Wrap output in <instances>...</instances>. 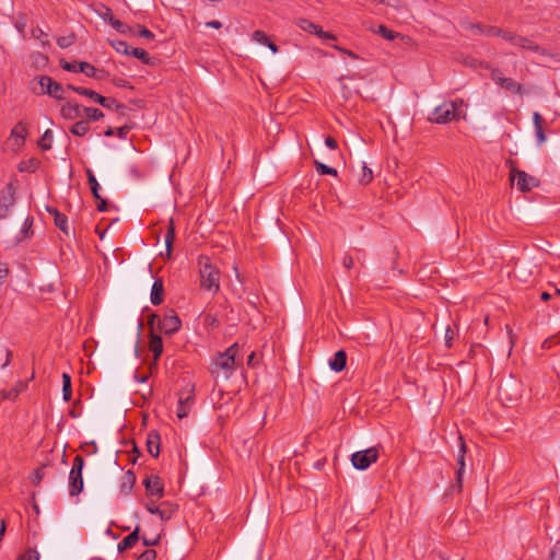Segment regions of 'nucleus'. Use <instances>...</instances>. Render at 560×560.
<instances>
[{
    "label": "nucleus",
    "instance_id": "obj_29",
    "mask_svg": "<svg viewBox=\"0 0 560 560\" xmlns=\"http://www.w3.org/2000/svg\"><path fill=\"white\" fill-rule=\"evenodd\" d=\"M90 130L89 122L86 120H79L72 125L70 132L78 137L85 136Z\"/></svg>",
    "mask_w": 560,
    "mask_h": 560
},
{
    "label": "nucleus",
    "instance_id": "obj_53",
    "mask_svg": "<svg viewBox=\"0 0 560 560\" xmlns=\"http://www.w3.org/2000/svg\"><path fill=\"white\" fill-rule=\"evenodd\" d=\"M160 540V536H156L154 538H147L145 536L142 537V541L144 546H155L158 545Z\"/></svg>",
    "mask_w": 560,
    "mask_h": 560
},
{
    "label": "nucleus",
    "instance_id": "obj_30",
    "mask_svg": "<svg viewBox=\"0 0 560 560\" xmlns=\"http://www.w3.org/2000/svg\"><path fill=\"white\" fill-rule=\"evenodd\" d=\"M136 477L131 470L124 472L120 481L121 490H131L135 486Z\"/></svg>",
    "mask_w": 560,
    "mask_h": 560
},
{
    "label": "nucleus",
    "instance_id": "obj_19",
    "mask_svg": "<svg viewBox=\"0 0 560 560\" xmlns=\"http://www.w3.org/2000/svg\"><path fill=\"white\" fill-rule=\"evenodd\" d=\"M27 387V384L26 382H22V381H19L15 383V385L7 390V389H2L0 392V396H1V399L2 400H15L19 395L24 392Z\"/></svg>",
    "mask_w": 560,
    "mask_h": 560
},
{
    "label": "nucleus",
    "instance_id": "obj_63",
    "mask_svg": "<svg viewBox=\"0 0 560 560\" xmlns=\"http://www.w3.org/2000/svg\"><path fill=\"white\" fill-rule=\"evenodd\" d=\"M127 132H128V128L127 127H120V128L117 129L116 133H117V136L119 138H126Z\"/></svg>",
    "mask_w": 560,
    "mask_h": 560
},
{
    "label": "nucleus",
    "instance_id": "obj_64",
    "mask_svg": "<svg viewBox=\"0 0 560 560\" xmlns=\"http://www.w3.org/2000/svg\"><path fill=\"white\" fill-rule=\"evenodd\" d=\"M205 323H206L207 325L214 326V325H217V319H215L213 316H211V315H207V316L205 317Z\"/></svg>",
    "mask_w": 560,
    "mask_h": 560
},
{
    "label": "nucleus",
    "instance_id": "obj_47",
    "mask_svg": "<svg viewBox=\"0 0 560 560\" xmlns=\"http://www.w3.org/2000/svg\"><path fill=\"white\" fill-rule=\"evenodd\" d=\"M31 478L32 485L38 486L39 481L44 478V468H38L37 470H35Z\"/></svg>",
    "mask_w": 560,
    "mask_h": 560
},
{
    "label": "nucleus",
    "instance_id": "obj_21",
    "mask_svg": "<svg viewBox=\"0 0 560 560\" xmlns=\"http://www.w3.org/2000/svg\"><path fill=\"white\" fill-rule=\"evenodd\" d=\"M147 448L148 452L153 456L158 457L160 454V434L155 431H151L147 436Z\"/></svg>",
    "mask_w": 560,
    "mask_h": 560
},
{
    "label": "nucleus",
    "instance_id": "obj_50",
    "mask_svg": "<svg viewBox=\"0 0 560 560\" xmlns=\"http://www.w3.org/2000/svg\"><path fill=\"white\" fill-rule=\"evenodd\" d=\"M102 19L107 22L108 24H112L113 21L116 19L114 18L110 9L106 8L105 12L101 14Z\"/></svg>",
    "mask_w": 560,
    "mask_h": 560
},
{
    "label": "nucleus",
    "instance_id": "obj_35",
    "mask_svg": "<svg viewBox=\"0 0 560 560\" xmlns=\"http://www.w3.org/2000/svg\"><path fill=\"white\" fill-rule=\"evenodd\" d=\"M315 164V168L316 171L322 174V175H331V176H337V170L334 168V167H330L319 161H315L314 162Z\"/></svg>",
    "mask_w": 560,
    "mask_h": 560
},
{
    "label": "nucleus",
    "instance_id": "obj_58",
    "mask_svg": "<svg viewBox=\"0 0 560 560\" xmlns=\"http://www.w3.org/2000/svg\"><path fill=\"white\" fill-rule=\"evenodd\" d=\"M452 339H453V331H452V329L448 327V328L446 329V332H445V341H446V346H447V347H451V341H452Z\"/></svg>",
    "mask_w": 560,
    "mask_h": 560
},
{
    "label": "nucleus",
    "instance_id": "obj_4",
    "mask_svg": "<svg viewBox=\"0 0 560 560\" xmlns=\"http://www.w3.org/2000/svg\"><path fill=\"white\" fill-rule=\"evenodd\" d=\"M162 493L163 492H150V497L144 502V506L151 514H156L161 520L167 521L177 510V504L168 500H163Z\"/></svg>",
    "mask_w": 560,
    "mask_h": 560
},
{
    "label": "nucleus",
    "instance_id": "obj_10",
    "mask_svg": "<svg viewBox=\"0 0 560 560\" xmlns=\"http://www.w3.org/2000/svg\"><path fill=\"white\" fill-rule=\"evenodd\" d=\"M491 80L506 91L521 95L523 94V85L512 78H505L499 69L491 71Z\"/></svg>",
    "mask_w": 560,
    "mask_h": 560
},
{
    "label": "nucleus",
    "instance_id": "obj_14",
    "mask_svg": "<svg viewBox=\"0 0 560 560\" xmlns=\"http://www.w3.org/2000/svg\"><path fill=\"white\" fill-rule=\"evenodd\" d=\"M182 322L173 310L167 311L162 319L159 320V329L165 335H173L179 330Z\"/></svg>",
    "mask_w": 560,
    "mask_h": 560
},
{
    "label": "nucleus",
    "instance_id": "obj_61",
    "mask_svg": "<svg viewBox=\"0 0 560 560\" xmlns=\"http://www.w3.org/2000/svg\"><path fill=\"white\" fill-rule=\"evenodd\" d=\"M12 352L10 350H5V360L2 364V368H7L11 363Z\"/></svg>",
    "mask_w": 560,
    "mask_h": 560
},
{
    "label": "nucleus",
    "instance_id": "obj_24",
    "mask_svg": "<svg viewBox=\"0 0 560 560\" xmlns=\"http://www.w3.org/2000/svg\"><path fill=\"white\" fill-rule=\"evenodd\" d=\"M150 300L153 305H159L162 303V301H163V281H162V279H156L153 282Z\"/></svg>",
    "mask_w": 560,
    "mask_h": 560
},
{
    "label": "nucleus",
    "instance_id": "obj_38",
    "mask_svg": "<svg viewBox=\"0 0 560 560\" xmlns=\"http://www.w3.org/2000/svg\"><path fill=\"white\" fill-rule=\"evenodd\" d=\"M130 55L137 59H140L145 65L150 63L151 58L149 54L142 48H132L130 50Z\"/></svg>",
    "mask_w": 560,
    "mask_h": 560
},
{
    "label": "nucleus",
    "instance_id": "obj_25",
    "mask_svg": "<svg viewBox=\"0 0 560 560\" xmlns=\"http://www.w3.org/2000/svg\"><path fill=\"white\" fill-rule=\"evenodd\" d=\"M175 240V224L174 220L171 218L168 221L167 231L165 234V245H166V256L167 258L172 255V246Z\"/></svg>",
    "mask_w": 560,
    "mask_h": 560
},
{
    "label": "nucleus",
    "instance_id": "obj_22",
    "mask_svg": "<svg viewBox=\"0 0 560 560\" xmlns=\"http://www.w3.org/2000/svg\"><path fill=\"white\" fill-rule=\"evenodd\" d=\"M347 363V354L343 350H339L334 354V358L329 360V366L335 372H340L345 369Z\"/></svg>",
    "mask_w": 560,
    "mask_h": 560
},
{
    "label": "nucleus",
    "instance_id": "obj_41",
    "mask_svg": "<svg viewBox=\"0 0 560 560\" xmlns=\"http://www.w3.org/2000/svg\"><path fill=\"white\" fill-rule=\"evenodd\" d=\"M377 33H378L380 35H382V36H383L385 39H387V40H393V39H395L396 37H398V36H399V34H398V33H396V32H394V31H392V30L387 28V27H386V26H384V25H380V26H378V28H377Z\"/></svg>",
    "mask_w": 560,
    "mask_h": 560
},
{
    "label": "nucleus",
    "instance_id": "obj_5",
    "mask_svg": "<svg viewBox=\"0 0 560 560\" xmlns=\"http://www.w3.org/2000/svg\"><path fill=\"white\" fill-rule=\"evenodd\" d=\"M504 39L512 45L527 51L536 52L541 56H548V51L536 44L532 38L518 35L516 33L510 32V34L504 35Z\"/></svg>",
    "mask_w": 560,
    "mask_h": 560
},
{
    "label": "nucleus",
    "instance_id": "obj_2",
    "mask_svg": "<svg viewBox=\"0 0 560 560\" xmlns=\"http://www.w3.org/2000/svg\"><path fill=\"white\" fill-rule=\"evenodd\" d=\"M464 105V100L457 98L454 101L444 102L436 106L429 117V121L443 125L453 120L465 119L466 113L459 108Z\"/></svg>",
    "mask_w": 560,
    "mask_h": 560
},
{
    "label": "nucleus",
    "instance_id": "obj_13",
    "mask_svg": "<svg viewBox=\"0 0 560 560\" xmlns=\"http://www.w3.org/2000/svg\"><path fill=\"white\" fill-rule=\"evenodd\" d=\"M194 400V385L187 384V386L180 392L178 398V406L176 415L179 419L188 416L190 407Z\"/></svg>",
    "mask_w": 560,
    "mask_h": 560
},
{
    "label": "nucleus",
    "instance_id": "obj_45",
    "mask_svg": "<svg viewBox=\"0 0 560 560\" xmlns=\"http://www.w3.org/2000/svg\"><path fill=\"white\" fill-rule=\"evenodd\" d=\"M253 40L261 44L267 45V43L270 40L268 36L262 31H255L252 36Z\"/></svg>",
    "mask_w": 560,
    "mask_h": 560
},
{
    "label": "nucleus",
    "instance_id": "obj_54",
    "mask_svg": "<svg viewBox=\"0 0 560 560\" xmlns=\"http://www.w3.org/2000/svg\"><path fill=\"white\" fill-rule=\"evenodd\" d=\"M325 144L331 150H336L338 147L337 141L332 137H327L325 139Z\"/></svg>",
    "mask_w": 560,
    "mask_h": 560
},
{
    "label": "nucleus",
    "instance_id": "obj_8",
    "mask_svg": "<svg viewBox=\"0 0 560 560\" xmlns=\"http://www.w3.org/2000/svg\"><path fill=\"white\" fill-rule=\"evenodd\" d=\"M510 178L513 183H516V187L523 192L529 191L539 185V180L536 177L514 167L511 170Z\"/></svg>",
    "mask_w": 560,
    "mask_h": 560
},
{
    "label": "nucleus",
    "instance_id": "obj_59",
    "mask_svg": "<svg viewBox=\"0 0 560 560\" xmlns=\"http://www.w3.org/2000/svg\"><path fill=\"white\" fill-rule=\"evenodd\" d=\"M152 480H153V476H148L143 479V486L145 487L147 490L152 489Z\"/></svg>",
    "mask_w": 560,
    "mask_h": 560
},
{
    "label": "nucleus",
    "instance_id": "obj_16",
    "mask_svg": "<svg viewBox=\"0 0 560 560\" xmlns=\"http://www.w3.org/2000/svg\"><path fill=\"white\" fill-rule=\"evenodd\" d=\"M46 210H47V212L49 214H51L54 217L55 225L60 231H62L66 235H69V226H68V219H67V217L63 213L59 212V210L54 208V207L47 206Z\"/></svg>",
    "mask_w": 560,
    "mask_h": 560
},
{
    "label": "nucleus",
    "instance_id": "obj_52",
    "mask_svg": "<svg viewBox=\"0 0 560 560\" xmlns=\"http://www.w3.org/2000/svg\"><path fill=\"white\" fill-rule=\"evenodd\" d=\"M19 560H38V555L35 551L25 552Z\"/></svg>",
    "mask_w": 560,
    "mask_h": 560
},
{
    "label": "nucleus",
    "instance_id": "obj_1",
    "mask_svg": "<svg viewBox=\"0 0 560 560\" xmlns=\"http://www.w3.org/2000/svg\"><path fill=\"white\" fill-rule=\"evenodd\" d=\"M237 354V343L232 345L224 352L218 353L210 369L211 374L217 377L222 375L228 380L233 374L235 366L238 364Z\"/></svg>",
    "mask_w": 560,
    "mask_h": 560
},
{
    "label": "nucleus",
    "instance_id": "obj_9",
    "mask_svg": "<svg viewBox=\"0 0 560 560\" xmlns=\"http://www.w3.org/2000/svg\"><path fill=\"white\" fill-rule=\"evenodd\" d=\"M38 84L40 86V93L47 94L56 100H63L65 98V88L52 80L48 75H40L38 78Z\"/></svg>",
    "mask_w": 560,
    "mask_h": 560
},
{
    "label": "nucleus",
    "instance_id": "obj_57",
    "mask_svg": "<svg viewBox=\"0 0 560 560\" xmlns=\"http://www.w3.org/2000/svg\"><path fill=\"white\" fill-rule=\"evenodd\" d=\"M112 82L119 88H127L128 82L121 78H114Z\"/></svg>",
    "mask_w": 560,
    "mask_h": 560
},
{
    "label": "nucleus",
    "instance_id": "obj_28",
    "mask_svg": "<svg viewBox=\"0 0 560 560\" xmlns=\"http://www.w3.org/2000/svg\"><path fill=\"white\" fill-rule=\"evenodd\" d=\"M85 172H86L88 182H89L92 195L94 196L95 199H100L98 191H100L101 187H100V184H98L95 175L93 174L91 168H86Z\"/></svg>",
    "mask_w": 560,
    "mask_h": 560
},
{
    "label": "nucleus",
    "instance_id": "obj_27",
    "mask_svg": "<svg viewBox=\"0 0 560 560\" xmlns=\"http://www.w3.org/2000/svg\"><path fill=\"white\" fill-rule=\"evenodd\" d=\"M149 349L153 353L154 361H156L163 352L162 338L160 336L152 335Z\"/></svg>",
    "mask_w": 560,
    "mask_h": 560
},
{
    "label": "nucleus",
    "instance_id": "obj_33",
    "mask_svg": "<svg viewBox=\"0 0 560 560\" xmlns=\"http://www.w3.org/2000/svg\"><path fill=\"white\" fill-rule=\"evenodd\" d=\"M62 395L66 401H69L71 399V377L67 373L62 374Z\"/></svg>",
    "mask_w": 560,
    "mask_h": 560
},
{
    "label": "nucleus",
    "instance_id": "obj_39",
    "mask_svg": "<svg viewBox=\"0 0 560 560\" xmlns=\"http://www.w3.org/2000/svg\"><path fill=\"white\" fill-rule=\"evenodd\" d=\"M79 70L80 72L84 73L86 77L90 78H94V75L97 74V69L93 65L85 61L80 62Z\"/></svg>",
    "mask_w": 560,
    "mask_h": 560
},
{
    "label": "nucleus",
    "instance_id": "obj_31",
    "mask_svg": "<svg viewBox=\"0 0 560 560\" xmlns=\"http://www.w3.org/2000/svg\"><path fill=\"white\" fill-rule=\"evenodd\" d=\"M298 25L301 30L312 34H317V32H320V27L318 25L314 24L313 22L306 19H300L298 21Z\"/></svg>",
    "mask_w": 560,
    "mask_h": 560
},
{
    "label": "nucleus",
    "instance_id": "obj_12",
    "mask_svg": "<svg viewBox=\"0 0 560 560\" xmlns=\"http://www.w3.org/2000/svg\"><path fill=\"white\" fill-rule=\"evenodd\" d=\"M15 203V188L11 183L0 191V219H5Z\"/></svg>",
    "mask_w": 560,
    "mask_h": 560
},
{
    "label": "nucleus",
    "instance_id": "obj_51",
    "mask_svg": "<svg viewBox=\"0 0 560 560\" xmlns=\"http://www.w3.org/2000/svg\"><path fill=\"white\" fill-rule=\"evenodd\" d=\"M342 265L345 268L351 269L354 265L353 258L350 255L346 254L342 258Z\"/></svg>",
    "mask_w": 560,
    "mask_h": 560
},
{
    "label": "nucleus",
    "instance_id": "obj_17",
    "mask_svg": "<svg viewBox=\"0 0 560 560\" xmlns=\"http://www.w3.org/2000/svg\"><path fill=\"white\" fill-rule=\"evenodd\" d=\"M26 135H27V128L24 122L20 121L11 130L10 138L14 141V145L16 148H21L22 145H24Z\"/></svg>",
    "mask_w": 560,
    "mask_h": 560
},
{
    "label": "nucleus",
    "instance_id": "obj_60",
    "mask_svg": "<svg viewBox=\"0 0 560 560\" xmlns=\"http://www.w3.org/2000/svg\"><path fill=\"white\" fill-rule=\"evenodd\" d=\"M206 26L207 27H212V28H221L222 27V24L220 21H209L206 23Z\"/></svg>",
    "mask_w": 560,
    "mask_h": 560
},
{
    "label": "nucleus",
    "instance_id": "obj_49",
    "mask_svg": "<svg viewBox=\"0 0 560 560\" xmlns=\"http://www.w3.org/2000/svg\"><path fill=\"white\" fill-rule=\"evenodd\" d=\"M9 268L7 264L0 262V284L3 283L4 279L8 277Z\"/></svg>",
    "mask_w": 560,
    "mask_h": 560
},
{
    "label": "nucleus",
    "instance_id": "obj_40",
    "mask_svg": "<svg viewBox=\"0 0 560 560\" xmlns=\"http://www.w3.org/2000/svg\"><path fill=\"white\" fill-rule=\"evenodd\" d=\"M373 179V173L372 170L366 166V164L362 163V175L360 177V183L363 185H368Z\"/></svg>",
    "mask_w": 560,
    "mask_h": 560
},
{
    "label": "nucleus",
    "instance_id": "obj_6",
    "mask_svg": "<svg viewBox=\"0 0 560 560\" xmlns=\"http://www.w3.org/2000/svg\"><path fill=\"white\" fill-rule=\"evenodd\" d=\"M67 89L71 90V91H73V92H75V93H78L80 95H83V96H86V97L93 100L94 102H96L97 104L103 106L104 108H107V109H113V108L119 109V108L122 107L120 104H118L116 102V100L110 98V97L102 96V95H100L98 93H96L93 90L75 86V85H72V84H68Z\"/></svg>",
    "mask_w": 560,
    "mask_h": 560
},
{
    "label": "nucleus",
    "instance_id": "obj_37",
    "mask_svg": "<svg viewBox=\"0 0 560 560\" xmlns=\"http://www.w3.org/2000/svg\"><path fill=\"white\" fill-rule=\"evenodd\" d=\"M112 46L113 48L119 52V54H122V55H127L129 56L130 55V50L132 49L131 47H129V45L124 42V40H114L112 42Z\"/></svg>",
    "mask_w": 560,
    "mask_h": 560
},
{
    "label": "nucleus",
    "instance_id": "obj_56",
    "mask_svg": "<svg viewBox=\"0 0 560 560\" xmlns=\"http://www.w3.org/2000/svg\"><path fill=\"white\" fill-rule=\"evenodd\" d=\"M316 35L323 39H335L336 38L334 34H331L329 32H324L322 28H320V32H317Z\"/></svg>",
    "mask_w": 560,
    "mask_h": 560
},
{
    "label": "nucleus",
    "instance_id": "obj_3",
    "mask_svg": "<svg viewBox=\"0 0 560 560\" xmlns=\"http://www.w3.org/2000/svg\"><path fill=\"white\" fill-rule=\"evenodd\" d=\"M201 288L217 293L220 289V271L207 256L198 259Z\"/></svg>",
    "mask_w": 560,
    "mask_h": 560
},
{
    "label": "nucleus",
    "instance_id": "obj_23",
    "mask_svg": "<svg viewBox=\"0 0 560 560\" xmlns=\"http://www.w3.org/2000/svg\"><path fill=\"white\" fill-rule=\"evenodd\" d=\"M139 540V527H136V529L130 533L128 536H126L119 544H118V551L122 552L125 550H128L132 548Z\"/></svg>",
    "mask_w": 560,
    "mask_h": 560
},
{
    "label": "nucleus",
    "instance_id": "obj_36",
    "mask_svg": "<svg viewBox=\"0 0 560 560\" xmlns=\"http://www.w3.org/2000/svg\"><path fill=\"white\" fill-rule=\"evenodd\" d=\"M52 131L47 129L38 141L42 150H49L51 148Z\"/></svg>",
    "mask_w": 560,
    "mask_h": 560
},
{
    "label": "nucleus",
    "instance_id": "obj_26",
    "mask_svg": "<svg viewBox=\"0 0 560 560\" xmlns=\"http://www.w3.org/2000/svg\"><path fill=\"white\" fill-rule=\"evenodd\" d=\"M472 28H476L478 32H480L487 36H500L503 39H504V35L510 34L509 31H504V30H501L495 26L483 27V26L477 24V25H474Z\"/></svg>",
    "mask_w": 560,
    "mask_h": 560
},
{
    "label": "nucleus",
    "instance_id": "obj_48",
    "mask_svg": "<svg viewBox=\"0 0 560 560\" xmlns=\"http://www.w3.org/2000/svg\"><path fill=\"white\" fill-rule=\"evenodd\" d=\"M164 486V481L159 476H153L151 490H163Z\"/></svg>",
    "mask_w": 560,
    "mask_h": 560
},
{
    "label": "nucleus",
    "instance_id": "obj_44",
    "mask_svg": "<svg viewBox=\"0 0 560 560\" xmlns=\"http://www.w3.org/2000/svg\"><path fill=\"white\" fill-rule=\"evenodd\" d=\"M75 42V37L74 35H67V36H61L57 39V44L60 48H68L70 46H72Z\"/></svg>",
    "mask_w": 560,
    "mask_h": 560
},
{
    "label": "nucleus",
    "instance_id": "obj_62",
    "mask_svg": "<svg viewBox=\"0 0 560 560\" xmlns=\"http://www.w3.org/2000/svg\"><path fill=\"white\" fill-rule=\"evenodd\" d=\"M97 200H98L97 210L102 211V212L105 211L106 207H107L106 200L102 199L101 197Z\"/></svg>",
    "mask_w": 560,
    "mask_h": 560
},
{
    "label": "nucleus",
    "instance_id": "obj_20",
    "mask_svg": "<svg viewBox=\"0 0 560 560\" xmlns=\"http://www.w3.org/2000/svg\"><path fill=\"white\" fill-rule=\"evenodd\" d=\"M533 122H534V127H535V135H536L537 145H541L547 140V137L545 135V130H544V127H542V124H544L542 116L539 113L535 112L533 114Z\"/></svg>",
    "mask_w": 560,
    "mask_h": 560
},
{
    "label": "nucleus",
    "instance_id": "obj_11",
    "mask_svg": "<svg viewBox=\"0 0 560 560\" xmlns=\"http://www.w3.org/2000/svg\"><path fill=\"white\" fill-rule=\"evenodd\" d=\"M84 459L82 456L77 455L73 459L72 468L69 474V488L70 490H83L82 469Z\"/></svg>",
    "mask_w": 560,
    "mask_h": 560
},
{
    "label": "nucleus",
    "instance_id": "obj_34",
    "mask_svg": "<svg viewBox=\"0 0 560 560\" xmlns=\"http://www.w3.org/2000/svg\"><path fill=\"white\" fill-rule=\"evenodd\" d=\"M132 28H133V31L131 32V35L143 37V38H147L150 40L154 39V34L151 31H149L147 27L138 24Z\"/></svg>",
    "mask_w": 560,
    "mask_h": 560
},
{
    "label": "nucleus",
    "instance_id": "obj_43",
    "mask_svg": "<svg viewBox=\"0 0 560 560\" xmlns=\"http://www.w3.org/2000/svg\"><path fill=\"white\" fill-rule=\"evenodd\" d=\"M80 62L81 61H66V60H60V67L66 70V71H69V72H80L79 70V66H80Z\"/></svg>",
    "mask_w": 560,
    "mask_h": 560
},
{
    "label": "nucleus",
    "instance_id": "obj_7",
    "mask_svg": "<svg viewBox=\"0 0 560 560\" xmlns=\"http://www.w3.org/2000/svg\"><path fill=\"white\" fill-rule=\"evenodd\" d=\"M377 458V448L369 447L366 450L353 453L351 456V463L355 469L365 470L371 466V464L375 463Z\"/></svg>",
    "mask_w": 560,
    "mask_h": 560
},
{
    "label": "nucleus",
    "instance_id": "obj_46",
    "mask_svg": "<svg viewBox=\"0 0 560 560\" xmlns=\"http://www.w3.org/2000/svg\"><path fill=\"white\" fill-rule=\"evenodd\" d=\"M156 557V552L153 549L144 550L137 560H154Z\"/></svg>",
    "mask_w": 560,
    "mask_h": 560
},
{
    "label": "nucleus",
    "instance_id": "obj_55",
    "mask_svg": "<svg viewBox=\"0 0 560 560\" xmlns=\"http://www.w3.org/2000/svg\"><path fill=\"white\" fill-rule=\"evenodd\" d=\"M332 47H334L336 50L340 51V52L347 54L348 56H350V57H351V58H353V59H357V58H358V56H357L354 52H352V51H350V50H348V49H345V48H342V47H340V46H338V45H334Z\"/></svg>",
    "mask_w": 560,
    "mask_h": 560
},
{
    "label": "nucleus",
    "instance_id": "obj_18",
    "mask_svg": "<svg viewBox=\"0 0 560 560\" xmlns=\"http://www.w3.org/2000/svg\"><path fill=\"white\" fill-rule=\"evenodd\" d=\"M465 454H466V444H465L463 438L459 436V451H458V455H457V464H458L459 468L457 470L456 485H455V487H457V488L463 487L462 475H463V470L465 467Z\"/></svg>",
    "mask_w": 560,
    "mask_h": 560
},
{
    "label": "nucleus",
    "instance_id": "obj_15",
    "mask_svg": "<svg viewBox=\"0 0 560 560\" xmlns=\"http://www.w3.org/2000/svg\"><path fill=\"white\" fill-rule=\"evenodd\" d=\"M60 114L65 119H68V120H74V119L81 118L82 117V106L77 103L67 102L66 104H63L61 106Z\"/></svg>",
    "mask_w": 560,
    "mask_h": 560
},
{
    "label": "nucleus",
    "instance_id": "obj_32",
    "mask_svg": "<svg viewBox=\"0 0 560 560\" xmlns=\"http://www.w3.org/2000/svg\"><path fill=\"white\" fill-rule=\"evenodd\" d=\"M83 115H85L92 121H97L104 117L102 110L94 107H82V116Z\"/></svg>",
    "mask_w": 560,
    "mask_h": 560
},
{
    "label": "nucleus",
    "instance_id": "obj_42",
    "mask_svg": "<svg viewBox=\"0 0 560 560\" xmlns=\"http://www.w3.org/2000/svg\"><path fill=\"white\" fill-rule=\"evenodd\" d=\"M117 32L121 33V34H130L131 35V32L133 31L132 27L128 26L127 24L122 23L121 21L119 20H115L112 22L110 24Z\"/></svg>",
    "mask_w": 560,
    "mask_h": 560
}]
</instances>
